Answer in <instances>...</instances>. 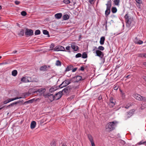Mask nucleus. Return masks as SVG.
Returning a JSON list of instances; mask_svg holds the SVG:
<instances>
[{
  "label": "nucleus",
  "instance_id": "nucleus-1",
  "mask_svg": "<svg viewBox=\"0 0 146 146\" xmlns=\"http://www.w3.org/2000/svg\"><path fill=\"white\" fill-rule=\"evenodd\" d=\"M118 123V122L116 121L109 122L105 127L106 130L108 132L113 130L115 129Z\"/></svg>",
  "mask_w": 146,
  "mask_h": 146
},
{
  "label": "nucleus",
  "instance_id": "nucleus-2",
  "mask_svg": "<svg viewBox=\"0 0 146 146\" xmlns=\"http://www.w3.org/2000/svg\"><path fill=\"white\" fill-rule=\"evenodd\" d=\"M71 79H67L63 81L62 83L59 86L60 88H62L66 86L71 83Z\"/></svg>",
  "mask_w": 146,
  "mask_h": 146
},
{
  "label": "nucleus",
  "instance_id": "nucleus-3",
  "mask_svg": "<svg viewBox=\"0 0 146 146\" xmlns=\"http://www.w3.org/2000/svg\"><path fill=\"white\" fill-rule=\"evenodd\" d=\"M21 81L25 83L29 82H33L32 78L30 77L25 76L21 78Z\"/></svg>",
  "mask_w": 146,
  "mask_h": 146
},
{
  "label": "nucleus",
  "instance_id": "nucleus-4",
  "mask_svg": "<svg viewBox=\"0 0 146 146\" xmlns=\"http://www.w3.org/2000/svg\"><path fill=\"white\" fill-rule=\"evenodd\" d=\"M54 51H66L65 50V48L64 47L62 46L61 45H58L56 46L55 47L54 49Z\"/></svg>",
  "mask_w": 146,
  "mask_h": 146
},
{
  "label": "nucleus",
  "instance_id": "nucleus-5",
  "mask_svg": "<svg viewBox=\"0 0 146 146\" xmlns=\"http://www.w3.org/2000/svg\"><path fill=\"white\" fill-rule=\"evenodd\" d=\"M133 96L136 100L140 101H142L143 98H144V97L142 96L137 94H133Z\"/></svg>",
  "mask_w": 146,
  "mask_h": 146
},
{
  "label": "nucleus",
  "instance_id": "nucleus-6",
  "mask_svg": "<svg viewBox=\"0 0 146 146\" xmlns=\"http://www.w3.org/2000/svg\"><path fill=\"white\" fill-rule=\"evenodd\" d=\"M96 56H99L100 58V59H102L104 56V53L99 50H97L96 51Z\"/></svg>",
  "mask_w": 146,
  "mask_h": 146
},
{
  "label": "nucleus",
  "instance_id": "nucleus-7",
  "mask_svg": "<svg viewBox=\"0 0 146 146\" xmlns=\"http://www.w3.org/2000/svg\"><path fill=\"white\" fill-rule=\"evenodd\" d=\"M25 34L27 36H32L33 34V31L32 30L27 29Z\"/></svg>",
  "mask_w": 146,
  "mask_h": 146
},
{
  "label": "nucleus",
  "instance_id": "nucleus-8",
  "mask_svg": "<svg viewBox=\"0 0 146 146\" xmlns=\"http://www.w3.org/2000/svg\"><path fill=\"white\" fill-rule=\"evenodd\" d=\"M62 96V91H60L55 94L54 96L55 100H57L59 99Z\"/></svg>",
  "mask_w": 146,
  "mask_h": 146
},
{
  "label": "nucleus",
  "instance_id": "nucleus-9",
  "mask_svg": "<svg viewBox=\"0 0 146 146\" xmlns=\"http://www.w3.org/2000/svg\"><path fill=\"white\" fill-rule=\"evenodd\" d=\"M46 91V89L44 88H41L38 89L36 91V92L39 94L40 95H42L44 94V92Z\"/></svg>",
  "mask_w": 146,
  "mask_h": 146
},
{
  "label": "nucleus",
  "instance_id": "nucleus-10",
  "mask_svg": "<svg viewBox=\"0 0 146 146\" xmlns=\"http://www.w3.org/2000/svg\"><path fill=\"white\" fill-rule=\"evenodd\" d=\"M115 101L114 99L112 97L110 99L109 105L110 106L113 107L115 104Z\"/></svg>",
  "mask_w": 146,
  "mask_h": 146
},
{
  "label": "nucleus",
  "instance_id": "nucleus-11",
  "mask_svg": "<svg viewBox=\"0 0 146 146\" xmlns=\"http://www.w3.org/2000/svg\"><path fill=\"white\" fill-rule=\"evenodd\" d=\"M134 42L136 44H143V41L140 40L137 37H135L133 39Z\"/></svg>",
  "mask_w": 146,
  "mask_h": 146
},
{
  "label": "nucleus",
  "instance_id": "nucleus-12",
  "mask_svg": "<svg viewBox=\"0 0 146 146\" xmlns=\"http://www.w3.org/2000/svg\"><path fill=\"white\" fill-rule=\"evenodd\" d=\"M125 18L126 19V21L127 23L129 25L131 23L132 20V19L129 18L127 14L125 15Z\"/></svg>",
  "mask_w": 146,
  "mask_h": 146
},
{
  "label": "nucleus",
  "instance_id": "nucleus-13",
  "mask_svg": "<svg viewBox=\"0 0 146 146\" xmlns=\"http://www.w3.org/2000/svg\"><path fill=\"white\" fill-rule=\"evenodd\" d=\"M72 48L75 51H77L79 48L74 43H72L71 45Z\"/></svg>",
  "mask_w": 146,
  "mask_h": 146
},
{
  "label": "nucleus",
  "instance_id": "nucleus-14",
  "mask_svg": "<svg viewBox=\"0 0 146 146\" xmlns=\"http://www.w3.org/2000/svg\"><path fill=\"white\" fill-rule=\"evenodd\" d=\"M106 9H110L111 7V0L108 1L107 3L106 4Z\"/></svg>",
  "mask_w": 146,
  "mask_h": 146
},
{
  "label": "nucleus",
  "instance_id": "nucleus-15",
  "mask_svg": "<svg viewBox=\"0 0 146 146\" xmlns=\"http://www.w3.org/2000/svg\"><path fill=\"white\" fill-rule=\"evenodd\" d=\"M82 77L80 76H77L76 77H74L73 78L76 81H75L76 82H78L80 80L82 79Z\"/></svg>",
  "mask_w": 146,
  "mask_h": 146
},
{
  "label": "nucleus",
  "instance_id": "nucleus-16",
  "mask_svg": "<svg viewBox=\"0 0 146 146\" xmlns=\"http://www.w3.org/2000/svg\"><path fill=\"white\" fill-rule=\"evenodd\" d=\"M36 122L35 121H32L31 123V129H34L36 126Z\"/></svg>",
  "mask_w": 146,
  "mask_h": 146
},
{
  "label": "nucleus",
  "instance_id": "nucleus-17",
  "mask_svg": "<svg viewBox=\"0 0 146 146\" xmlns=\"http://www.w3.org/2000/svg\"><path fill=\"white\" fill-rule=\"evenodd\" d=\"M114 5L119 6V5L120 0H113Z\"/></svg>",
  "mask_w": 146,
  "mask_h": 146
},
{
  "label": "nucleus",
  "instance_id": "nucleus-18",
  "mask_svg": "<svg viewBox=\"0 0 146 146\" xmlns=\"http://www.w3.org/2000/svg\"><path fill=\"white\" fill-rule=\"evenodd\" d=\"M47 68L48 66L47 65L43 66L40 67V70L41 71H45L47 70Z\"/></svg>",
  "mask_w": 146,
  "mask_h": 146
},
{
  "label": "nucleus",
  "instance_id": "nucleus-19",
  "mask_svg": "<svg viewBox=\"0 0 146 146\" xmlns=\"http://www.w3.org/2000/svg\"><path fill=\"white\" fill-rule=\"evenodd\" d=\"M23 98H24L23 97H16V98H13L9 99L7 100H8V102H9H9H11V101H14V100H17V99H19Z\"/></svg>",
  "mask_w": 146,
  "mask_h": 146
},
{
  "label": "nucleus",
  "instance_id": "nucleus-20",
  "mask_svg": "<svg viewBox=\"0 0 146 146\" xmlns=\"http://www.w3.org/2000/svg\"><path fill=\"white\" fill-rule=\"evenodd\" d=\"M62 15V14L61 13H59L55 14L54 17L56 19H59L61 17Z\"/></svg>",
  "mask_w": 146,
  "mask_h": 146
},
{
  "label": "nucleus",
  "instance_id": "nucleus-21",
  "mask_svg": "<svg viewBox=\"0 0 146 146\" xmlns=\"http://www.w3.org/2000/svg\"><path fill=\"white\" fill-rule=\"evenodd\" d=\"M105 40V38L104 36H102L100 38V44L102 45L104 44Z\"/></svg>",
  "mask_w": 146,
  "mask_h": 146
},
{
  "label": "nucleus",
  "instance_id": "nucleus-22",
  "mask_svg": "<svg viewBox=\"0 0 146 146\" xmlns=\"http://www.w3.org/2000/svg\"><path fill=\"white\" fill-rule=\"evenodd\" d=\"M48 98L50 102H52L55 99L54 96L52 94H50V95H49Z\"/></svg>",
  "mask_w": 146,
  "mask_h": 146
},
{
  "label": "nucleus",
  "instance_id": "nucleus-23",
  "mask_svg": "<svg viewBox=\"0 0 146 146\" xmlns=\"http://www.w3.org/2000/svg\"><path fill=\"white\" fill-rule=\"evenodd\" d=\"M120 92H121V96L123 99H124L125 98V93L123 92L122 90H120Z\"/></svg>",
  "mask_w": 146,
  "mask_h": 146
},
{
  "label": "nucleus",
  "instance_id": "nucleus-24",
  "mask_svg": "<svg viewBox=\"0 0 146 146\" xmlns=\"http://www.w3.org/2000/svg\"><path fill=\"white\" fill-rule=\"evenodd\" d=\"M24 30L23 29H21L20 32L18 33V35L20 36H23L24 34Z\"/></svg>",
  "mask_w": 146,
  "mask_h": 146
},
{
  "label": "nucleus",
  "instance_id": "nucleus-25",
  "mask_svg": "<svg viewBox=\"0 0 146 146\" xmlns=\"http://www.w3.org/2000/svg\"><path fill=\"white\" fill-rule=\"evenodd\" d=\"M38 100V99H36L35 100V99L34 98L30 100H29L27 101L25 103H32L33 102L35 101H37Z\"/></svg>",
  "mask_w": 146,
  "mask_h": 146
},
{
  "label": "nucleus",
  "instance_id": "nucleus-26",
  "mask_svg": "<svg viewBox=\"0 0 146 146\" xmlns=\"http://www.w3.org/2000/svg\"><path fill=\"white\" fill-rule=\"evenodd\" d=\"M139 56L142 58H146V53H143L139 54Z\"/></svg>",
  "mask_w": 146,
  "mask_h": 146
},
{
  "label": "nucleus",
  "instance_id": "nucleus-27",
  "mask_svg": "<svg viewBox=\"0 0 146 146\" xmlns=\"http://www.w3.org/2000/svg\"><path fill=\"white\" fill-rule=\"evenodd\" d=\"M17 74V72L16 70H14L12 72V75L14 76H16Z\"/></svg>",
  "mask_w": 146,
  "mask_h": 146
},
{
  "label": "nucleus",
  "instance_id": "nucleus-28",
  "mask_svg": "<svg viewBox=\"0 0 146 146\" xmlns=\"http://www.w3.org/2000/svg\"><path fill=\"white\" fill-rule=\"evenodd\" d=\"M111 10L112 12L114 13L117 12V9L116 7H113L112 8Z\"/></svg>",
  "mask_w": 146,
  "mask_h": 146
},
{
  "label": "nucleus",
  "instance_id": "nucleus-29",
  "mask_svg": "<svg viewBox=\"0 0 146 146\" xmlns=\"http://www.w3.org/2000/svg\"><path fill=\"white\" fill-rule=\"evenodd\" d=\"M63 19L64 20H65L69 19V17L68 15H65L63 16Z\"/></svg>",
  "mask_w": 146,
  "mask_h": 146
},
{
  "label": "nucleus",
  "instance_id": "nucleus-30",
  "mask_svg": "<svg viewBox=\"0 0 146 146\" xmlns=\"http://www.w3.org/2000/svg\"><path fill=\"white\" fill-rule=\"evenodd\" d=\"M88 137L90 142L93 141V137L90 135H88Z\"/></svg>",
  "mask_w": 146,
  "mask_h": 146
},
{
  "label": "nucleus",
  "instance_id": "nucleus-31",
  "mask_svg": "<svg viewBox=\"0 0 146 146\" xmlns=\"http://www.w3.org/2000/svg\"><path fill=\"white\" fill-rule=\"evenodd\" d=\"M73 68L72 66H69L67 67L66 68L65 71H70Z\"/></svg>",
  "mask_w": 146,
  "mask_h": 146
},
{
  "label": "nucleus",
  "instance_id": "nucleus-32",
  "mask_svg": "<svg viewBox=\"0 0 146 146\" xmlns=\"http://www.w3.org/2000/svg\"><path fill=\"white\" fill-rule=\"evenodd\" d=\"M87 57V54L85 52L83 53L82 55V57L83 58H86Z\"/></svg>",
  "mask_w": 146,
  "mask_h": 146
},
{
  "label": "nucleus",
  "instance_id": "nucleus-33",
  "mask_svg": "<svg viewBox=\"0 0 146 146\" xmlns=\"http://www.w3.org/2000/svg\"><path fill=\"white\" fill-rule=\"evenodd\" d=\"M56 90V88L55 87H51L49 90L50 92H52L54 91H55Z\"/></svg>",
  "mask_w": 146,
  "mask_h": 146
},
{
  "label": "nucleus",
  "instance_id": "nucleus-34",
  "mask_svg": "<svg viewBox=\"0 0 146 146\" xmlns=\"http://www.w3.org/2000/svg\"><path fill=\"white\" fill-rule=\"evenodd\" d=\"M110 9H106V11H105V15L107 16L109 14H110Z\"/></svg>",
  "mask_w": 146,
  "mask_h": 146
},
{
  "label": "nucleus",
  "instance_id": "nucleus-35",
  "mask_svg": "<svg viewBox=\"0 0 146 146\" xmlns=\"http://www.w3.org/2000/svg\"><path fill=\"white\" fill-rule=\"evenodd\" d=\"M19 102H14V103H12L11 104H10V105H8L7 106V107H9L10 106H13L14 105L17 104L18 103H19Z\"/></svg>",
  "mask_w": 146,
  "mask_h": 146
},
{
  "label": "nucleus",
  "instance_id": "nucleus-36",
  "mask_svg": "<svg viewBox=\"0 0 146 146\" xmlns=\"http://www.w3.org/2000/svg\"><path fill=\"white\" fill-rule=\"evenodd\" d=\"M40 31L39 30H36L35 31V35H37L40 34Z\"/></svg>",
  "mask_w": 146,
  "mask_h": 146
},
{
  "label": "nucleus",
  "instance_id": "nucleus-37",
  "mask_svg": "<svg viewBox=\"0 0 146 146\" xmlns=\"http://www.w3.org/2000/svg\"><path fill=\"white\" fill-rule=\"evenodd\" d=\"M61 65L60 62L58 60L56 61V65L57 66H60Z\"/></svg>",
  "mask_w": 146,
  "mask_h": 146
},
{
  "label": "nucleus",
  "instance_id": "nucleus-38",
  "mask_svg": "<svg viewBox=\"0 0 146 146\" xmlns=\"http://www.w3.org/2000/svg\"><path fill=\"white\" fill-rule=\"evenodd\" d=\"M98 49L100 50L103 51L104 49V47L102 46H99L98 47Z\"/></svg>",
  "mask_w": 146,
  "mask_h": 146
},
{
  "label": "nucleus",
  "instance_id": "nucleus-39",
  "mask_svg": "<svg viewBox=\"0 0 146 146\" xmlns=\"http://www.w3.org/2000/svg\"><path fill=\"white\" fill-rule=\"evenodd\" d=\"M43 34L45 35H49V33L46 30H44L43 31Z\"/></svg>",
  "mask_w": 146,
  "mask_h": 146
},
{
  "label": "nucleus",
  "instance_id": "nucleus-40",
  "mask_svg": "<svg viewBox=\"0 0 146 146\" xmlns=\"http://www.w3.org/2000/svg\"><path fill=\"white\" fill-rule=\"evenodd\" d=\"M63 2L64 3L68 4L70 3V1L69 0H64Z\"/></svg>",
  "mask_w": 146,
  "mask_h": 146
},
{
  "label": "nucleus",
  "instance_id": "nucleus-41",
  "mask_svg": "<svg viewBox=\"0 0 146 146\" xmlns=\"http://www.w3.org/2000/svg\"><path fill=\"white\" fill-rule=\"evenodd\" d=\"M82 56V54L80 53H78L75 56L76 58H78L81 57Z\"/></svg>",
  "mask_w": 146,
  "mask_h": 146
},
{
  "label": "nucleus",
  "instance_id": "nucleus-42",
  "mask_svg": "<svg viewBox=\"0 0 146 146\" xmlns=\"http://www.w3.org/2000/svg\"><path fill=\"white\" fill-rule=\"evenodd\" d=\"M119 86L117 85H115L114 86V89L115 90H117L119 88Z\"/></svg>",
  "mask_w": 146,
  "mask_h": 146
},
{
  "label": "nucleus",
  "instance_id": "nucleus-43",
  "mask_svg": "<svg viewBox=\"0 0 146 146\" xmlns=\"http://www.w3.org/2000/svg\"><path fill=\"white\" fill-rule=\"evenodd\" d=\"M21 15L23 16H25L27 15V13L25 11H22L21 13Z\"/></svg>",
  "mask_w": 146,
  "mask_h": 146
},
{
  "label": "nucleus",
  "instance_id": "nucleus-44",
  "mask_svg": "<svg viewBox=\"0 0 146 146\" xmlns=\"http://www.w3.org/2000/svg\"><path fill=\"white\" fill-rule=\"evenodd\" d=\"M51 146H55V141L54 140L52 141L51 143Z\"/></svg>",
  "mask_w": 146,
  "mask_h": 146
},
{
  "label": "nucleus",
  "instance_id": "nucleus-45",
  "mask_svg": "<svg viewBox=\"0 0 146 146\" xmlns=\"http://www.w3.org/2000/svg\"><path fill=\"white\" fill-rule=\"evenodd\" d=\"M135 1L138 4H140L142 3L141 0H135Z\"/></svg>",
  "mask_w": 146,
  "mask_h": 146
},
{
  "label": "nucleus",
  "instance_id": "nucleus-46",
  "mask_svg": "<svg viewBox=\"0 0 146 146\" xmlns=\"http://www.w3.org/2000/svg\"><path fill=\"white\" fill-rule=\"evenodd\" d=\"M54 44L53 43H52L50 46V48L51 49V50H52L53 48L54 47Z\"/></svg>",
  "mask_w": 146,
  "mask_h": 146
},
{
  "label": "nucleus",
  "instance_id": "nucleus-47",
  "mask_svg": "<svg viewBox=\"0 0 146 146\" xmlns=\"http://www.w3.org/2000/svg\"><path fill=\"white\" fill-rule=\"evenodd\" d=\"M146 144V141L144 142H142L140 141L139 143H138V145H140L142 144Z\"/></svg>",
  "mask_w": 146,
  "mask_h": 146
},
{
  "label": "nucleus",
  "instance_id": "nucleus-48",
  "mask_svg": "<svg viewBox=\"0 0 146 146\" xmlns=\"http://www.w3.org/2000/svg\"><path fill=\"white\" fill-rule=\"evenodd\" d=\"M15 3L16 5H18L20 4V2L17 1H15Z\"/></svg>",
  "mask_w": 146,
  "mask_h": 146
},
{
  "label": "nucleus",
  "instance_id": "nucleus-49",
  "mask_svg": "<svg viewBox=\"0 0 146 146\" xmlns=\"http://www.w3.org/2000/svg\"><path fill=\"white\" fill-rule=\"evenodd\" d=\"M67 89L64 88V89L62 91V92H64L65 93H66L67 91Z\"/></svg>",
  "mask_w": 146,
  "mask_h": 146
},
{
  "label": "nucleus",
  "instance_id": "nucleus-50",
  "mask_svg": "<svg viewBox=\"0 0 146 146\" xmlns=\"http://www.w3.org/2000/svg\"><path fill=\"white\" fill-rule=\"evenodd\" d=\"M70 46H66V49L67 50H69L70 49Z\"/></svg>",
  "mask_w": 146,
  "mask_h": 146
},
{
  "label": "nucleus",
  "instance_id": "nucleus-51",
  "mask_svg": "<svg viewBox=\"0 0 146 146\" xmlns=\"http://www.w3.org/2000/svg\"><path fill=\"white\" fill-rule=\"evenodd\" d=\"M77 69V68H73L72 70V72H75V71H76Z\"/></svg>",
  "mask_w": 146,
  "mask_h": 146
},
{
  "label": "nucleus",
  "instance_id": "nucleus-52",
  "mask_svg": "<svg viewBox=\"0 0 146 146\" xmlns=\"http://www.w3.org/2000/svg\"><path fill=\"white\" fill-rule=\"evenodd\" d=\"M131 106V105L130 104H128V105H127L125 107V108L127 109L130 106Z\"/></svg>",
  "mask_w": 146,
  "mask_h": 146
},
{
  "label": "nucleus",
  "instance_id": "nucleus-53",
  "mask_svg": "<svg viewBox=\"0 0 146 146\" xmlns=\"http://www.w3.org/2000/svg\"><path fill=\"white\" fill-rule=\"evenodd\" d=\"M9 102H8V100H6V101H4L3 102V104H7Z\"/></svg>",
  "mask_w": 146,
  "mask_h": 146
},
{
  "label": "nucleus",
  "instance_id": "nucleus-54",
  "mask_svg": "<svg viewBox=\"0 0 146 146\" xmlns=\"http://www.w3.org/2000/svg\"><path fill=\"white\" fill-rule=\"evenodd\" d=\"M80 70L82 71H83L84 70V68L83 67H81L80 68Z\"/></svg>",
  "mask_w": 146,
  "mask_h": 146
},
{
  "label": "nucleus",
  "instance_id": "nucleus-55",
  "mask_svg": "<svg viewBox=\"0 0 146 146\" xmlns=\"http://www.w3.org/2000/svg\"><path fill=\"white\" fill-rule=\"evenodd\" d=\"M142 101L146 102V98L144 97V98H143Z\"/></svg>",
  "mask_w": 146,
  "mask_h": 146
},
{
  "label": "nucleus",
  "instance_id": "nucleus-56",
  "mask_svg": "<svg viewBox=\"0 0 146 146\" xmlns=\"http://www.w3.org/2000/svg\"><path fill=\"white\" fill-rule=\"evenodd\" d=\"M90 142L91 143V144L92 145H95L94 141H91Z\"/></svg>",
  "mask_w": 146,
  "mask_h": 146
},
{
  "label": "nucleus",
  "instance_id": "nucleus-57",
  "mask_svg": "<svg viewBox=\"0 0 146 146\" xmlns=\"http://www.w3.org/2000/svg\"><path fill=\"white\" fill-rule=\"evenodd\" d=\"M94 0H89V2L91 3L92 4V2L94 1Z\"/></svg>",
  "mask_w": 146,
  "mask_h": 146
},
{
  "label": "nucleus",
  "instance_id": "nucleus-58",
  "mask_svg": "<svg viewBox=\"0 0 146 146\" xmlns=\"http://www.w3.org/2000/svg\"><path fill=\"white\" fill-rule=\"evenodd\" d=\"M143 78L144 79L145 81V82L146 81V76H143Z\"/></svg>",
  "mask_w": 146,
  "mask_h": 146
},
{
  "label": "nucleus",
  "instance_id": "nucleus-59",
  "mask_svg": "<svg viewBox=\"0 0 146 146\" xmlns=\"http://www.w3.org/2000/svg\"><path fill=\"white\" fill-rule=\"evenodd\" d=\"M17 52V51H16V50H14V51H13L12 53L15 54Z\"/></svg>",
  "mask_w": 146,
  "mask_h": 146
},
{
  "label": "nucleus",
  "instance_id": "nucleus-60",
  "mask_svg": "<svg viewBox=\"0 0 146 146\" xmlns=\"http://www.w3.org/2000/svg\"><path fill=\"white\" fill-rule=\"evenodd\" d=\"M94 48H95L94 49H93V51L95 49H97V47H95Z\"/></svg>",
  "mask_w": 146,
  "mask_h": 146
},
{
  "label": "nucleus",
  "instance_id": "nucleus-61",
  "mask_svg": "<svg viewBox=\"0 0 146 146\" xmlns=\"http://www.w3.org/2000/svg\"><path fill=\"white\" fill-rule=\"evenodd\" d=\"M143 64L145 65V66L146 67V62L144 63Z\"/></svg>",
  "mask_w": 146,
  "mask_h": 146
},
{
  "label": "nucleus",
  "instance_id": "nucleus-62",
  "mask_svg": "<svg viewBox=\"0 0 146 146\" xmlns=\"http://www.w3.org/2000/svg\"><path fill=\"white\" fill-rule=\"evenodd\" d=\"M129 75H128L126 76V78H129Z\"/></svg>",
  "mask_w": 146,
  "mask_h": 146
},
{
  "label": "nucleus",
  "instance_id": "nucleus-63",
  "mask_svg": "<svg viewBox=\"0 0 146 146\" xmlns=\"http://www.w3.org/2000/svg\"><path fill=\"white\" fill-rule=\"evenodd\" d=\"M105 62V58H104L103 60V63H104Z\"/></svg>",
  "mask_w": 146,
  "mask_h": 146
},
{
  "label": "nucleus",
  "instance_id": "nucleus-64",
  "mask_svg": "<svg viewBox=\"0 0 146 146\" xmlns=\"http://www.w3.org/2000/svg\"><path fill=\"white\" fill-rule=\"evenodd\" d=\"M3 107H4V106L0 108V110H1V109H2L3 108Z\"/></svg>",
  "mask_w": 146,
  "mask_h": 146
}]
</instances>
